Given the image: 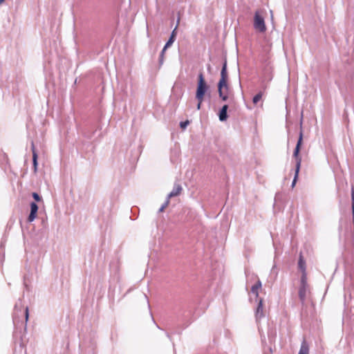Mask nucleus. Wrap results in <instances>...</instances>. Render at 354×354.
Masks as SVG:
<instances>
[{"label": "nucleus", "instance_id": "24", "mask_svg": "<svg viewBox=\"0 0 354 354\" xmlns=\"http://www.w3.org/2000/svg\"><path fill=\"white\" fill-rule=\"evenodd\" d=\"M32 155L33 156L37 155V152L35 150V147H34L33 144H32Z\"/></svg>", "mask_w": 354, "mask_h": 354}, {"label": "nucleus", "instance_id": "4", "mask_svg": "<svg viewBox=\"0 0 354 354\" xmlns=\"http://www.w3.org/2000/svg\"><path fill=\"white\" fill-rule=\"evenodd\" d=\"M310 293L309 286L307 283L306 273H303L301 277L300 286L299 288V297L302 304H304L308 295Z\"/></svg>", "mask_w": 354, "mask_h": 354}, {"label": "nucleus", "instance_id": "20", "mask_svg": "<svg viewBox=\"0 0 354 354\" xmlns=\"http://www.w3.org/2000/svg\"><path fill=\"white\" fill-rule=\"evenodd\" d=\"M165 51H166V50H165V47H164L163 49L161 51L160 55V60H159V62H160V64H162V63H163L164 55H165Z\"/></svg>", "mask_w": 354, "mask_h": 354}, {"label": "nucleus", "instance_id": "8", "mask_svg": "<svg viewBox=\"0 0 354 354\" xmlns=\"http://www.w3.org/2000/svg\"><path fill=\"white\" fill-rule=\"evenodd\" d=\"M37 211H38L37 205L35 202H32L30 203V212L28 217V222L31 223L36 218Z\"/></svg>", "mask_w": 354, "mask_h": 354}, {"label": "nucleus", "instance_id": "10", "mask_svg": "<svg viewBox=\"0 0 354 354\" xmlns=\"http://www.w3.org/2000/svg\"><path fill=\"white\" fill-rule=\"evenodd\" d=\"M227 62L226 61L224 62L223 66L221 72V79L218 82L220 85L221 86L223 84L227 83Z\"/></svg>", "mask_w": 354, "mask_h": 354}, {"label": "nucleus", "instance_id": "7", "mask_svg": "<svg viewBox=\"0 0 354 354\" xmlns=\"http://www.w3.org/2000/svg\"><path fill=\"white\" fill-rule=\"evenodd\" d=\"M301 160L300 156H295V171L294 179L292 180V185H291L292 187H294L296 184V182H297V180L298 178V175H299V169H300V167H301Z\"/></svg>", "mask_w": 354, "mask_h": 354}, {"label": "nucleus", "instance_id": "17", "mask_svg": "<svg viewBox=\"0 0 354 354\" xmlns=\"http://www.w3.org/2000/svg\"><path fill=\"white\" fill-rule=\"evenodd\" d=\"M175 38H174L173 37H170L169 40L167 41V43L165 44V50H167V48H168L169 47H170L172 44L175 41Z\"/></svg>", "mask_w": 354, "mask_h": 354}, {"label": "nucleus", "instance_id": "3", "mask_svg": "<svg viewBox=\"0 0 354 354\" xmlns=\"http://www.w3.org/2000/svg\"><path fill=\"white\" fill-rule=\"evenodd\" d=\"M29 313H28V308L23 306H18L16 305L15 307V311L13 313V322L15 324H18L21 322V318H24V328H26L27 322L28 320Z\"/></svg>", "mask_w": 354, "mask_h": 354}, {"label": "nucleus", "instance_id": "2", "mask_svg": "<svg viewBox=\"0 0 354 354\" xmlns=\"http://www.w3.org/2000/svg\"><path fill=\"white\" fill-rule=\"evenodd\" d=\"M265 15L266 11L264 10L260 9L256 10L254 15V28L257 32H259L261 33L265 32L267 30L264 21Z\"/></svg>", "mask_w": 354, "mask_h": 354}, {"label": "nucleus", "instance_id": "11", "mask_svg": "<svg viewBox=\"0 0 354 354\" xmlns=\"http://www.w3.org/2000/svg\"><path fill=\"white\" fill-rule=\"evenodd\" d=\"M262 284L261 281L258 279L257 281L254 285H253L251 288V292L256 297L257 299H259V290L261 288Z\"/></svg>", "mask_w": 354, "mask_h": 354}, {"label": "nucleus", "instance_id": "23", "mask_svg": "<svg viewBox=\"0 0 354 354\" xmlns=\"http://www.w3.org/2000/svg\"><path fill=\"white\" fill-rule=\"evenodd\" d=\"M176 30H177V27H176V28L173 30V31H172V32H171V36H170V37H173L174 38H175V39H176Z\"/></svg>", "mask_w": 354, "mask_h": 354}, {"label": "nucleus", "instance_id": "16", "mask_svg": "<svg viewBox=\"0 0 354 354\" xmlns=\"http://www.w3.org/2000/svg\"><path fill=\"white\" fill-rule=\"evenodd\" d=\"M262 97V93L261 92H259V93H257L254 97H253V100H252V102L254 104H257L261 99Z\"/></svg>", "mask_w": 354, "mask_h": 354}, {"label": "nucleus", "instance_id": "1", "mask_svg": "<svg viewBox=\"0 0 354 354\" xmlns=\"http://www.w3.org/2000/svg\"><path fill=\"white\" fill-rule=\"evenodd\" d=\"M209 90V86L205 80L203 73H200L198 76V84L196 91V100L198 101L196 109L200 110L201 104L204 100L205 95Z\"/></svg>", "mask_w": 354, "mask_h": 354}, {"label": "nucleus", "instance_id": "22", "mask_svg": "<svg viewBox=\"0 0 354 354\" xmlns=\"http://www.w3.org/2000/svg\"><path fill=\"white\" fill-rule=\"evenodd\" d=\"M32 197L36 201H40L41 200V198L40 197V196L37 193H35V192L32 193Z\"/></svg>", "mask_w": 354, "mask_h": 354}, {"label": "nucleus", "instance_id": "18", "mask_svg": "<svg viewBox=\"0 0 354 354\" xmlns=\"http://www.w3.org/2000/svg\"><path fill=\"white\" fill-rule=\"evenodd\" d=\"M169 199L167 198L166 201L162 205L160 208L159 209V212H162L169 205Z\"/></svg>", "mask_w": 354, "mask_h": 354}, {"label": "nucleus", "instance_id": "12", "mask_svg": "<svg viewBox=\"0 0 354 354\" xmlns=\"http://www.w3.org/2000/svg\"><path fill=\"white\" fill-rule=\"evenodd\" d=\"M298 354H309V344L305 339L301 342Z\"/></svg>", "mask_w": 354, "mask_h": 354}, {"label": "nucleus", "instance_id": "13", "mask_svg": "<svg viewBox=\"0 0 354 354\" xmlns=\"http://www.w3.org/2000/svg\"><path fill=\"white\" fill-rule=\"evenodd\" d=\"M227 109H228V106L227 104H225V105L223 106V107L220 110L219 113H218V117H219V120L221 121H225V120H227Z\"/></svg>", "mask_w": 354, "mask_h": 354}, {"label": "nucleus", "instance_id": "19", "mask_svg": "<svg viewBox=\"0 0 354 354\" xmlns=\"http://www.w3.org/2000/svg\"><path fill=\"white\" fill-rule=\"evenodd\" d=\"M37 158L38 156H32V163H33V167H34V171H37Z\"/></svg>", "mask_w": 354, "mask_h": 354}, {"label": "nucleus", "instance_id": "5", "mask_svg": "<svg viewBox=\"0 0 354 354\" xmlns=\"http://www.w3.org/2000/svg\"><path fill=\"white\" fill-rule=\"evenodd\" d=\"M218 91L219 97L223 101H226L228 98L229 87L227 83L223 84L221 86L220 83L218 84Z\"/></svg>", "mask_w": 354, "mask_h": 354}, {"label": "nucleus", "instance_id": "15", "mask_svg": "<svg viewBox=\"0 0 354 354\" xmlns=\"http://www.w3.org/2000/svg\"><path fill=\"white\" fill-rule=\"evenodd\" d=\"M298 266L299 269L302 271V274L306 273L305 262L302 259L301 256L299 258Z\"/></svg>", "mask_w": 354, "mask_h": 354}, {"label": "nucleus", "instance_id": "6", "mask_svg": "<svg viewBox=\"0 0 354 354\" xmlns=\"http://www.w3.org/2000/svg\"><path fill=\"white\" fill-rule=\"evenodd\" d=\"M257 300L258 301V305L255 310V317L257 321H259L265 315L263 306V299H259Z\"/></svg>", "mask_w": 354, "mask_h": 354}, {"label": "nucleus", "instance_id": "25", "mask_svg": "<svg viewBox=\"0 0 354 354\" xmlns=\"http://www.w3.org/2000/svg\"><path fill=\"white\" fill-rule=\"evenodd\" d=\"M5 0H0V5Z\"/></svg>", "mask_w": 354, "mask_h": 354}, {"label": "nucleus", "instance_id": "21", "mask_svg": "<svg viewBox=\"0 0 354 354\" xmlns=\"http://www.w3.org/2000/svg\"><path fill=\"white\" fill-rule=\"evenodd\" d=\"M189 124V120H186V121H184V122H180V127L183 129H185Z\"/></svg>", "mask_w": 354, "mask_h": 354}, {"label": "nucleus", "instance_id": "14", "mask_svg": "<svg viewBox=\"0 0 354 354\" xmlns=\"http://www.w3.org/2000/svg\"><path fill=\"white\" fill-rule=\"evenodd\" d=\"M301 141H302V133L301 132L300 135H299V140L297 142V146H296V147H295V149L294 150V152H293L292 155H298L299 154V147H300V145L301 144Z\"/></svg>", "mask_w": 354, "mask_h": 354}, {"label": "nucleus", "instance_id": "9", "mask_svg": "<svg viewBox=\"0 0 354 354\" xmlns=\"http://www.w3.org/2000/svg\"><path fill=\"white\" fill-rule=\"evenodd\" d=\"M182 191V186L178 183H175L172 191L168 194L167 198L170 199L172 197L177 196L181 194Z\"/></svg>", "mask_w": 354, "mask_h": 354}]
</instances>
